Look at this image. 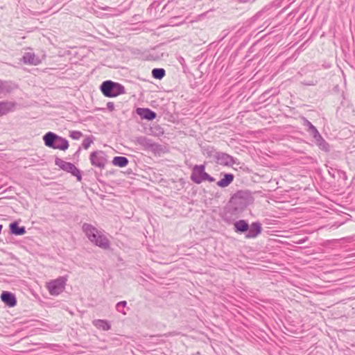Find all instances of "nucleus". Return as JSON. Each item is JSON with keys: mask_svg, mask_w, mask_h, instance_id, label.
I'll return each instance as SVG.
<instances>
[{"mask_svg": "<svg viewBox=\"0 0 355 355\" xmlns=\"http://www.w3.org/2000/svg\"><path fill=\"white\" fill-rule=\"evenodd\" d=\"M251 200L252 196L250 191H238L232 196L227 206L225 207L223 219L225 221H230L228 214H237L243 211L249 205Z\"/></svg>", "mask_w": 355, "mask_h": 355, "instance_id": "obj_1", "label": "nucleus"}, {"mask_svg": "<svg viewBox=\"0 0 355 355\" xmlns=\"http://www.w3.org/2000/svg\"><path fill=\"white\" fill-rule=\"evenodd\" d=\"M82 230L89 241L95 245L103 250H108L110 248L109 239L92 225L85 223L82 226Z\"/></svg>", "mask_w": 355, "mask_h": 355, "instance_id": "obj_2", "label": "nucleus"}, {"mask_svg": "<svg viewBox=\"0 0 355 355\" xmlns=\"http://www.w3.org/2000/svg\"><path fill=\"white\" fill-rule=\"evenodd\" d=\"M100 90L105 97L114 98L125 93V89L121 84L110 80L103 81Z\"/></svg>", "mask_w": 355, "mask_h": 355, "instance_id": "obj_3", "label": "nucleus"}, {"mask_svg": "<svg viewBox=\"0 0 355 355\" xmlns=\"http://www.w3.org/2000/svg\"><path fill=\"white\" fill-rule=\"evenodd\" d=\"M43 140L46 146L53 148L65 150L69 148L68 141L53 132H48L43 136Z\"/></svg>", "mask_w": 355, "mask_h": 355, "instance_id": "obj_4", "label": "nucleus"}, {"mask_svg": "<svg viewBox=\"0 0 355 355\" xmlns=\"http://www.w3.org/2000/svg\"><path fill=\"white\" fill-rule=\"evenodd\" d=\"M191 180L196 184H200L204 181L213 182L215 178L205 172V166L204 164L195 165L192 168V173L190 177Z\"/></svg>", "mask_w": 355, "mask_h": 355, "instance_id": "obj_5", "label": "nucleus"}, {"mask_svg": "<svg viewBox=\"0 0 355 355\" xmlns=\"http://www.w3.org/2000/svg\"><path fill=\"white\" fill-rule=\"evenodd\" d=\"M67 279L66 277H59L46 284V288L51 295H58L65 288Z\"/></svg>", "mask_w": 355, "mask_h": 355, "instance_id": "obj_6", "label": "nucleus"}, {"mask_svg": "<svg viewBox=\"0 0 355 355\" xmlns=\"http://www.w3.org/2000/svg\"><path fill=\"white\" fill-rule=\"evenodd\" d=\"M55 164L64 171L69 173L73 176H75L78 181L82 180L81 172L73 164L65 162L59 157H56L55 159Z\"/></svg>", "mask_w": 355, "mask_h": 355, "instance_id": "obj_7", "label": "nucleus"}, {"mask_svg": "<svg viewBox=\"0 0 355 355\" xmlns=\"http://www.w3.org/2000/svg\"><path fill=\"white\" fill-rule=\"evenodd\" d=\"M89 160L93 166L102 170L105 167L107 162V155L103 150H95L91 153Z\"/></svg>", "mask_w": 355, "mask_h": 355, "instance_id": "obj_8", "label": "nucleus"}, {"mask_svg": "<svg viewBox=\"0 0 355 355\" xmlns=\"http://www.w3.org/2000/svg\"><path fill=\"white\" fill-rule=\"evenodd\" d=\"M215 160L218 164L227 166H232L237 163V159L223 152H218L216 154Z\"/></svg>", "mask_w": 355, "mask_h": 355, "instance_id": "obj_9", "label": "nucleus"}, {"mask_svg": "<svg viewBox=\"0 0 355 355\" xmlns=\"http://www.w3.org/2000/svg\"><path fill=\"white\" fill-rule=\"evenodd\" d=\"M135 112L141 119L153 121L157 116L156 112L149 108L138 107L136 109Z\"/></svg>", "mask_w": 355, "mask_h": 355, "instance_id": "obj_10", "label": "nucleus"}, {"mask_svg": "<svg viewBox=\"0 0 355 355\" xmlns=\"http://www.w3.org/2000/svg\"><path fill=\"white\" fill-rule=\"evenodd\" d=\"M262 230L261 224L259 222H253L250 225V229H248V232L245 234L246 239H254L256 238L259 234H261Z\"/></svg>", "mask_w": 355, "mask_h": 355, "instance_id": "obj_11", "label": "nucleus"}, {"mask_svg": "<svg viewBox=\"0 0 355 355\" xmlns=\"http://www.w3.org/2000/svg\"><path fill=\"white\" fill-rule=\"evenodd\" d=\"M17 103L12 101H3L0 102V116L13 112Z\"/></svg>", "mask_w": 355, "mask_h": 355, "instance_id": "obj_12", "label": "nucleus"}, {"mask_svg": "<svg viewBox=\"0 0 355 355\" xmlns=\"http://www.w3.org/2000/svg\"><path fill=\"white\" fill-rule=\"evenodd\" d=\"M1 299L9 307H13L17 304L15 295L9 291H3Z\"/></svg>", "mask_w": 355, "mask_h": 355, "instance_id": "obj_13", "label": "nucleus"}, {"mask_svg": "<svg viewBox=\"0 0 355 355\" xmlns=\"http://www.w3.org/2000/svg\"><path fill=\"white\" fill-rule=\"evenodd\" d=\"M22 61L25 64L31 65H38L40 63V58L34 53H25L22 57Z\"/></svg>", "mask_w": 355, "mask_h": 355, "instance_id": "obj_14", "label": "nucleus"}, {"mask_svg": "<svg viewBox=\"0 0 355 355\" xmlns=\"http://www.w3.org/2000/svg\"><path fill=\"white\" fill-rule=\"evenodd\" d=\"M248 229H250V225L243 219L239 220L234 223V230L238 234L246 233Z\"/></svg>", "mask_w": 355, "mask_h": 355, "instance_id": "obj_15", "label": "nucleus"}, {"mask_svg": "<svg viewBox=\"0 0 355 355\" xmlns=\"http://www.w3.org/2000/svg\"><path fill=\"white\" fill-rule=\"evenodd\" d=\"M221 175H223V178L216 183V184L221 188L229 186L234 179V175L232 173H221Z\"/></svg>", "mask_w": 355, "mask_h": 355, "instance_id": "obj_16", "label": "nucleus"}, {"mask_svg": "<svg viewBox=\"0 0 355 355\" xmlns=\"http://www.w3.org/2000/svg\"><path fill=\"white\" fill-rule=\"evenodd\" d=\"M135 142L137 144L143 147L145 150H149L153 141L145 136H139L136 137Z\"/></svg>", "mask_w": 355, "mask_h": 355, "instance_id": "obj_17", "label": "nucleus"}, {"mask_svg": "<svg viewBox=\"0 0 355 355\" xmlns=\"http://www.w3.org/2000/svg\"><path fill=\"white\" fill-rule=\"evenodd\" d=\"M13 89L14 87L10 83L0 80V97L5 96Z\"/></svg>", "mask_w": 355, "mask_h": 355, "instance_id": "obj_18", "label": "nucleus"}, {"mask_svg": "<svg viewBox=\"0 0 355 355\" xmlns=\"http://www.w3.org/2000/svg\"><path fill=\"white\" fill-rule=\"evenodd\" d=\"M10 233L16 236L24 235L26 233V228L24 226H19L17 222L11 223L9 225Z\"/></svg>", "mask_w": 355, "mask_h": 355, "instance_id": "obj_19", "label": "nucleus"}, {"mask_svg": "<svg viewBox=\"0 0 355 355\" xmlns=\"http://www.w3.org/2000/svg\"><path fill=\"white\" fill-rule=\"evenodd\" d=\"M93 324L98 329L108 331L111 329L110 322L106 320H94Z\"/></svg>", "mask_w": 355, "mask_h": 355, "instance_id": "obj_20", "label": "nucleus"}, {"mask_svg": "<svg viewBox=\"0 0 355 355\" xmlns=\"http://www.w3.org/2000/svg\"><path fill=\"white\" fill-rule=\"evenodd\" d=\"M316 146L322 151L329 153L331 150L330 145L321 136L320 138L315 140Z\"/></svg>", "mask_w": 355, "mask_h": 355, "instance_id": "obj_21", "label": "nucleus"}, {"mask_svg": "<svg viewBox=\"0 0 355 355\" xmlns=\"http://www.w3.org/2000/svg\"><path fill=\"white\" fill-rule=\"evenodd\" d=\"M128 162V159L123 156H116L112 159V164L119 167L126 166Z\"/></svg>", "mask_w": 355, "mask_h": 355, "instance_id": "obj_22", "label": "nucleus"}, {"mask_svg": "<svg viewBox=\"0 0 355 355\" xmlns=\"http://www.w3.org/2000/svg\"><path fill=\"white\" fill-rule=\"evenodd\" d=\"M155 155H160L166 152V147L155 142H153L149 150Z\"/></svg>", "mask_w": 355, "mask_h": 355, "instance_id": "obj_23", "label": "nucleus"}, {"mask_svg": "<svg viewBox=\"0 0 355 355\" xmlns=\"http://www.w3.org/2000/svg\"><path fill=\"white\" fill-rule=\"evenodd\" d=\"M166 75V71L163 68H155L152 70V76L155 79L161 80Z\"/></svg>", "mask_w": 355, "mask_h": 355, "instance_id": "obj_24", "label": "nucleus"}, {"mask_svg": "<svg viewBox=\"0 0 355 355\" xmlns=\"http://www.w3.org/2000/svg\"><path fill=\"white\" fill-rule=\"evenodd\" d=\"M203 153L207 155V157H214L216 159V155L218 152L216 151L214 147L208 146L204 149Z\"/></svg>", "mask_w": 355, "mask_h": 355, "instance_id": "obj_25", "label": "nucleus"}, {"mask_svg": "<svg viewBox=\"0 0 355 355\" xmlns=\"http://www.w3.org/2000/svg\"><path fill=\"white\" fill-rule=\"evenodd\" d=\"M94 138L93 136L91 135V136L87 137L83 141L82 146L85 149H87L91 146V144L94 142Z\"/></svg>", "mask_w": 355, "mask_h": 355, "instance_id": "obj_26", "label": "nucleus"}, {"mask_svg": "<svg viewBox=\"0 0 355 355\" xmlns=\"http://www.w3.org/2000/svg\"><path fill=\"white\" fill-rule=\"evenodd\" d=\"M307 132L309 133L310 135L313 137L314 141L318 138H320L321 137V135L320 134L318 129L315 126L313 128H311V130H307Z\"/></svg>", "mask_w": 355, "mask_h": 355, "instance_id": "obj_27", "label": "nucleus"}, {"mask_svg": "<svg viewBox=\"0 0 355 355\" xmlns=\"http://www.w3.org/2000/svg\"><path fill=\"white\" fill-rule=\"evenodd\" d=\"M126 305H127L126 301H121L116 304V309L117 311L123 313V315H125L126 313L124 311L123 309H124V307L126 306Z\"/></svg>", "mask_w": 355, "mask_h": 355, "instance_id": "obj_28", "label": "nucleus"}, {"mask_svg": "<svg viewBox=\"0 0 355 355\" xmlns=\"http://www.w3.org/2000/svg\"><path fill=\"white\" fill-rule=\"evenodd\" d=\"M318 83V80L316 78H312L310 80H304L301 82V83L305 86H314L316 85Z\"/></svg>", "mask_w": 355, "mask_h": 355, "instance_id": "obj_29", "label": "nucleus"}, {"mask_svg": "<svg viewBox=\"0 0 355 355\" xmlns=\"http://www.w3.org/2000/svg\"><path fill=\"white\" fill-rule=\"evenodd\" d=\"M69 136L73 139L77 140V139H79L83 136V133L80 131L73 130V131L70 132Z\"/></svg>", "mask_w": 355, "mask_h": 355, "instance_id": "obj_30", "label": "nucleus"}, {"mask_svg": "<svg viewBox=\"0 0 355 355\" xmlns=\"http://www.w3.org/2000/svg\"><path fill=\"white\" fill-rule=\"evenodd\" d=\"M303 124L304 125L306 126L308 128L307 130H311V128H313L314 125L306 118H303Z\"/></svg>", "mask_w": 355, "mask_h": 355, "instance_id": "obj_31", "label": "nucleus"}, {"mask_svg": "<svg viewBox=\"0 0 355 355\" xmlns=\"http://www.w3.org/2000/svg\"><path fill=\"white\" fill-rule=\"evenodd\" d=\"M107 108L110 110V111H112L114 110V105L112 102H108L107 103Z\"/></svg>", "mask_w": 355, "mask_h": 355, "instance_id": "obj_32", "label": "nucleus"}, {"mask_svg": "<svg viewBox=\"0 0 355 355\" xmlns=\"http://www.w3.org/2000/svg\"><path fill=\"white\" fill-rule=\"evenodd\" d=\"M178 60L179 62H180L182 65H184V64L185 61H184V59L182 57L180 56V57L178 58Z\"/></svg>", "mask_w": 355, "mask_h": 355, "instance_id": "obj_33", "label": "nucleus"}, {"mask_svg": "<svg viewBox=\"0 0 355 355\" xmlns=\"http://www.w3.org/2000/svg\"><path fill=\"white\" fill-rule=\"evenodd\" d=\"M334 168L332 167H329V169L328 170L329 173L332 176L334 177V173H333Z\"/></svg>", "mask_w": 355, "mask_h": 355, "instance_id": "obj_34", "label": "nucleus"}, {"mask_svg": "<svg viewBox=\"0 0 355 355\" xmlns=\"http://www.w3.org/2000/svg\"><path fill=\"white\" fill-rule=\"evenodd\" d=\"M81 150L80 147L78 148V150L74 153V157H78Z\"/></svg>", "mask_w": 355, "mask_h": 355, "instance_id": "obj_35", "label": "nucleus"}, {"mask_svg": "<svg viewBox=\"0 0 355 355\" xmlns=\"http://www.w3.org/2000/svg\"><path fill=\"white\" fill-rule=\"evenodd\" d=\"M306 240H307V238L302 239L297 241L296 243L298 244H302V243H304Z\"/></svg>", "mask_w": 355, "mask_h": 355, "instance_id": "obj_36", "label": "nucleus"}, {"mask_svg": "<svg viewBox=\"0 0 355 355\" xmlns=\"http://www.w3.org/2000/svg\"><path fill=\"white\" fill-rule=\"evenodd\" d=\"M239 3H250L251 2L250 0H237Z\"/></svg>", "mask_w": 355, "mask_h": 355, "instance_id": "obj_37", "label": "nucleus"}]
</instances>
